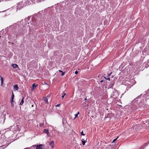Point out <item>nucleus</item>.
<instances>
[{"mask_svg":"<svg viewBox=\"0 0 149 149\" xmlns=\"http://www.w3.org/2000/svg\"><path fill=\"white\" fill-rule=\"evenodd\" d=\"M11 106H12V107H13V104H12V103Z\"/></svg>","mask_w":149,"mask_h":149,"instance_id":"393cba45","label":"nucleus"},{"mask_svg":"<svg viewBox=\"0 0 149 149\" xmlns=\"http://www.w3.org/2000/svg\"><path fill=\"white\" fill-rule=\"evenodd\" d=\"M50 97V95H47L46 97H43V100H44L45 103L46 104H48V98H49Z\"/></svg>","mask_w":149,"mask_h":149,"instance_id":"f03ea898","label":"nucleus"},{"mask_svg":"<svg viewBox=\"0 0 149 149\" xmlns=\"http://www.w3.org/2000/svg\"><path fill=\"white\" fill-rule=\"evenodd\" d=\"M14 87V88L17 91L18 90V89L19 88L18 87V86L16 84L13 86Z\"/></svg>","mask_w":149,"mask_h":149,"instance_id":"39448f33","label":"nucleus"},{"mask_svg":"<svg viewBox=\"0 0 149 149\" xmlns=\"http://www.w3.org/2000/svg\"><path fill=\"white\" fill-rule=\"evenodd\" d=\"M104 78L106 80H108L109 81H110V78H106L105 77H104Z\"/></svg>","mask_w":149,"mask_h":149,"instance_id":"4468645a","label":"nucleus"},{"mask_svg":"<svg viewBox=\"0 0 149 149\" xmlns=\"http://www.w3.org/2000/svg\"><path fill=\"white\" fill-rule=\"evenodd\" d=\"M54 145V143L53 141L51 142L50 143V145L53 148Z\"/></svg>","mask_w":149,"mask_h":149,"instance_id":"9d476101","label":"nucleus"},{"mask_svg":"<svg viewBox=\"0 0 149 149\" xmlns=\"http://www.w3.org/2000/svg\"><path fill=\"white\" fill-rule=\"evenodd\" d=\"M81 141H82L83 145H84L85 144V143H86L85 141L84 140V139H81Z\"/></svg>","mask_w":149,"mask_h":149,"instance_id":"1a4fd4ad","label":"nucleus"},{"mask_svg":"<svg viewBox=\"0 0 149 149\" xmlns=\"http://www.w3.org/2000/svg\"><path fill=\"white\" fill-rule=\"evenodd\" d=\"M1 34L0 33V38H1Z\"/></svg>","mask_w":149,"mask_h":149,"instance_id":"a878e982","label":"nucleus"},{"mask_svg":"<svg viewBox=\"0 0 149 149\" xmlns=\"http://www.w3.org/2000/svg\"><path fill=\"white\" fill-rule=\"evenodd\" d=\"M79 111H78L77 113V114H75V118L74 119H75L77 117H78V114H79Z\"/></svg>","mask_w":149,"mask_h":149,"instance_id":"f8f14e48","label":"nucleus"},{"mask_svg":"<svg viewBox=\"0 0 149 149\" xmlns=\"http://www.w3.org/2000/svg\"><path fill=\"white\" fill-rule=\"evenodd\" d=\"M113 76H111V78H113Z\"/></svg>","mask_w":149,"mask_h":149,"instance_id":"bb28decb","label":"nucleus"},{"mask_svg":"<svg viewBox=\"0 0 149 149\" xmlns=\"http://www.w3.org/2000/svg\"><path fill=\"white\" fill-rule=\"evenodd\" d=\"M0 77H1V86H2V85H3V77H2L1 76Z\"/></svg>","mask_w":149,"mask_h":149,"instance_id":"9b49d317","label":"nucleus"},{"mask_svg":"<svg viewBox=\"0 0 149 149\" xmlns=\"http://www.w3.org/2000/svg\"><path fill=\"white\" fill-rule=\"evenodd\" d=\"M12 66L14 68L18 67V65L16 64H12Z\"/></svg>","mask_w":149,"mask_h":149,"instance_id":"0eeeda50","label":"nucleus"},{"mask_svg":"<svg viewBox=\"0 0 149 149\" xmlns=\"http://www.w3.org/2000/svg\"><path fill=\"white\" fill-rule=\"evenodd\" d=\"M78 72L77 71H76L75 72V74H78Z\"/></svg>","mask_w":149,"mask_h":149,"instance_id":"4be33fe9","label":"nucleus"},{"mask_svg":"<svg viewBox=\"0 0 149 149\" xmlns=\"http://www.w3.org/2000/svg\"><path fill=\"white\" fill-rule=\"evenodd\" d=\"M118 136L116 138L113 140L112 141V143L114 142L118 138Z\"/></svg>","mask_w":149,"mask_h":149,"instance_id":"2eb2a0df","label":"nucleus"},{"mask_svg":"<svg viewBox=\"0 0 149 149\" xmlns=\"http://www.w3.org/2000/svg\"><path fill=\"white\" fill-rule=\"evenodd\" d=\"M58 71L59 72H63V71H62L61 70H59Z\"/></svg>","mask_w":149,"mask_h":149,"instance_id":"5701e85b","label":"nucleus"},{"mask_svg":"<svg viewBox=\"0 0 149 149\" xmlns=\"http://www.w3.org/2000/svg\"><path fill=\"white\" fill-rule=\"evenodd\" d=\"M42 145H38L36 148V149H42Z\"/></svg>","mask_w":149,"mask_h":149,"instance_id":"7ed1b4c3","label":"nucleus"},{"mask_svg":"<svg viewBox=\"0 0 149 149\" xmlns=\"http://www.w3.org/2000/svg\"><path fill=\"white\" fill-rule=\"evenodd\" d=\"M24 97H23L22 98L21 101V102L20 103V105H22L23 104L24 101Z\"/></svg>","mask_w":149,"mask_h":149,"instance_id":"6e6552de","label":"nucleus"},{"mask_svg":"<svg viewBox=\"0 0 149 149\" xmlns=\"http://www.w3.org/2000/svg\"><path fill=\"white\" fill-rule=\"evenodd\" d=\"M13 99H14V98H13L12 97H11V100H10V101L11 102H12V103L13 102Z\"/></svg>","mask_w":149,"mask_h":149,"instance_id":"dca6fc26","label":"nucleus"},{"mask_svg":"<svg viewBox=\"0 0 149 149\" xmlns=\"http://www.w3.org/2000/svg\"><path fill=\"white\" fill-rule=\"evenodd\" d=\"M66 94V93H65L64 92H63V93L62 96V99H63L64 98V96Z\"/></svg>","mask_w":149,"mask_h":149,"instance_id":"ddd939ff","label":"nucleus"},{"mask_svg":"<svg viewBox=\"0 0 149 149\" xmlns=\"http://www.w3.org/2000/svg\"><path fill=\"white\" fill-rule=\"evenodd\" d=\"M112 73V72H111L110 74H109L108 75V77H109L111 75V74Z\"/></svg>","mask_w":149,"mask_h":149,"instance_id":"6ab92c4d","label":"nucleus"},{"mask_svg":"<svg viewBox=\"0 0 149 149\" xmlns=\"http://www.w3.org/2000/svg\"><path fill=\"white\" fill-rule=\"evenodd\" d=\"M81 135L84 136L85 134H84L83 131H82L81 133Z\"/></svg>","mask_w":149,"mask_h":149,"instance_id":"a211bd4d","label":"nucleus"},{"mask_svg":"<svg viewBox=\"0 0 149 149\" xmlns=\"http://www.w3.org/2000/svg\"><path fill=\"white\" fill-rule=\"evenodd\" d=\"M38 84H36L35 83H34L32 85V88L33 89L35 88L36 87L38 86Z\"/></svg>","mask_w":149,"mask_h":149,"instance_id":"423d86ee","label":"nucleus"},{"mask_svg":"<svg viewBox=\"0 0 149 149\" xmlns=\"http://www.w3.org/2000/svg\"><path fill=\"white\" fill-rule=\"evenodd\" d=\"M14 95L13 92H12V96L11 97H12L13 98H14Z\"/></svg>","mask_w":149,"mask_h":149,"instance_id":"f3484780","label":"nucleus"},{"mask_svg":"<svg viewBox=\"0 0 149 149\" xmlns=\"http://www.w3.org/2000/svg\"><path fill=\"white\" fill-rule=\"evenodd\" d=\"M62 74H61V75L63 76V75H64V74H65V72H62Z\"/></svg>","mask_w":149,"mask_h":149,"instance_id":"412c9836","label":"nucleus"},{"mask_svg":"<svg viewBox=\"0 0 149 149\" xmlns=\"http://www.w3.org/2000/svg\"><path fill=\"white\" fill-rule=\"evenodd\" d=\"M30 18L28 17L26 19L24 23L23 20H22L20 22L15 23L9 27L12 28H22L23 27L31 28L34 27L37 25V23L34 17H32L30 21Z\"/></svg>","mask_w":149,"mask_h":149,"instance_id":"f257e3e1","label":"nucleus"},{"mask_svg":"<svg viewBox=\"0 0 149 149\" xmlns=\"http://www.w3.org/2000/svg\"><path fill=\"white\" fill-rule=\"evenodd\" d=\"M60 104H57V105H56V107H58L60 106Z\"/></svg>","mask_w":149,"mask_h":149,"instance_id":"aec40b11","label":"nucleus"},{"mask_svg":"<svg viewBox=\"0 0 149 149\" xmlns=\"http://www.w3.org/2000/svg\"><path fill=\"white\" fill-rule=\"evenodd\" d=\"M43 132L44 133H46L47 135H49V132L48 130L45 129L43 130Z\"/></svg>","mask_w":149,"mask_h":149,"instance_id":"20e7f679","label":"nucleus"},{"mask_svg":"<svg viewBox=\"0 0 149 149\" xmlns=\"http://www.w3.org/2000/svg\"><path fill=\"white\" fill-rule=\"evenodd\" d=\"M103 81V80H101V81H100V82H101V83Z\"/></svg>","mask_w":149,"mask_h":149,"instance_id":"b1692460","label":"nucleus"}]
</instances>
